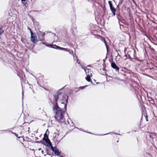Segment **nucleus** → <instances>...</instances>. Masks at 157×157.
I'll list each match as a JSON object with an SVG mask.
<instances>
[{"instance_id":"f03ea898","label":"nucleus","mask_w":157,"mask_h":157,"mask_svg":"<svg viewBox=\"0 0 157 157\" xmlns=\"http://www.w3.org/2000/svg\"><path fill=\"white\" fill-rule=\"evenodd\" d=\"M30 39L31 41L33 43L38 42L39 41L35 34L33 33V32H31Z\"/></svg>"},{"instance_id":"f257e3e1","label":"nucleus","mask_w":157,"mask_h":157,"mask_svg":"<svg viewBox=\"0 0 157 157\" xmlns=\"http://www.w3.org/2000/svg\"><path fill=\"white\" fill-rule=\"evenodd\" d=\"M68 98L67 97V99H66V103L65 104L64 108L65 110L61 109L56 104L54 106H53L52 108L53 111H56V114L55 116V118L56 120L59 123H63L66 124H69L68 121H65V116L66 117L68 116V114L66 112V104L67 102Z\"/></svg>"},{"instance_id":"a878e982","label":"nucleus","mask_w":157,"mask_h":157,"mask_svg":"<svg viewBox=\"0 0 157 157\" xmlns=\"http://www.w3.org/2000/svg\"><path fill=\"white\" fill-rule=\"evenodd\" d=\"M48 136L46 134V133H45L44 135V136Z\"/></svg>"},{"instance_id":"e433bc0d","label":"nucleus","mask_w":157,"mask_h":157,"mask_svg":"<svg viewBox=\"0 0 157 157\" xmlns=\"http://www.w3.org/2000/svg\"><path fill=\"white\" fill-rule=\"evenodd\" d=\"M105 70V69L103 68V70Z\"/></svg>"},{"instance_id":"ddd939ff","label":"nucleus","mask_w":157,"mask_h":157,"mask_svg":"<svg viewBox=\"0 0 157 157\" xmlns=\"http://www.w3.org/2000/svg\"><path fill=\"white\" fill-rule=\"evenodd\" d=\"M101 41H103L104 42V43L105 44V45L106 46L107 50L108 51V46L107 45V44L105 39L101 37Z\"/></svg>"},{"instance_id":"2eb2a0df","label":"nucleus","mask_w":157,"mask_h":157,"mask_svg":"<svg viewBox=\"0 0 157 157\" xmlns=\"http://www.w3.org/2000/svg\"><path fill=\"white\" fill-rule=\"evenodd\" d=\"M63 139V137H60L59 136L57 137L56 140L57 141L59 142L60 141Z\"/></svg>"},{"instance_id":"39448f33","label":"nucleus","mask_w":157,"mask_h":157,"mask_svg":"<svg viewBox=\"0 0 157 157\" xmlns=\"http://www.w3.org/2000/svg\"><path fill=\"white\" fill-rule=\"evenodd\" d=\"M51 148L52 150L54 152V153L56 155H59L61 154L60 152L59 151V150L56 147H53L52 146V147H51Z\"/></svg>"},{"instance_id":"cd10ccee","label":"nucleus","mask_w":157,"mask_h":157,"mask_svg":"<svg viewBox=\"0 0 157 157\" xmlns=\"http://www.w3.org/2000/svg\"><path fill=\"white\" fill-rule=\"evenodd\" d=\"M22 99H23V91L22 92Z\"/></svg>"},{"instance_id":"473e14b6","label":"nucleus","mask_w":157,"mask_h":157,"mask_svg":"<svg viewBox=\"0 0 157 157\" xmlns=\"http://www.w3.org/2000/svg\"><path fill=\"white\" fill-rule=\"evenodd\" d=\"M42 43L43 44H45V43Z\"/></svg>"},{"instance_id":"4468645a","label":"nucleus","mask_w":157,"mask_h":157,"mask_svg":"<svg viewBox=\"0 0 157 157\" xmlns=\"http://www.w3.org/2000/svg\"><path fill=\"white\" fill-rule=\"evenodd\" d=\"M92 72L91 71L90 69H88L87 70L86 73V75H87V74H90V73L91 74V75H92Z\"/></svg>"},{"instance_id":"4be33fe9","label":"nucleus","mask_w":157,"mask_h":157,"mask_svg":"<svg viewBox=\"0 0 157 157\" xmlns=\"http://www.w3.org/2000/svg\"><path fill=\"white\" fill-rule=\"evenodd\" d=\"M14 134L18 138H20L22 136H18V135L16 134V133H14Z\"/></svg>"},{"instance_id":"72a5a7b5","label":"nucleus","mask_w":157,"mask_h":157,"mask_svg":"<svg viewBox=\"0 0 157 157\" xmlns=\"http://www.w3.org/2000/svg\"><path fill=\"white\" fill-rule=\"evenodd\" d=\"M150 98V100H151L152 99V98Z\"/></svg>"},{"instance_id":"c85d7f7f","label":"nucleus","mask_w":157,"mask_h":157,"mask_svg":"<svg viewBox=\"0 0 157 157\" xmlns=\"http://www.w3.org/2000/svg\"><path fill=\"white\" fill-rule=\"evenodd\" d=\"M26 0H21V1L22 2H25L26 1Z\"/></svg>"},{"instance_id":"a211bd4d","label":"nucleus","mask_w":157,"mask_h":157,"mask_svg":"<svg viewBox=\"0 0 157 157\" xmlns=\"http://www.w3.org/2000/svg\"><path fill=\"white\" fill-rule=\"evenodd\" d=\"M48 137L45 136H44V138L43 139V140L44 141H45L47 140H48Z\"/></svg>"},{"instance_id":"0eeeda50","label":"nucleus","mask_w":157,"mask_h":157,"mask_svg":"<svg viewBox=\"0 0 157 157\" xmlns=\"http://www.w3.org/2000/svg\"><path fill=\"white\" fill-rule=\"evenodd\" d=\"M86 75L87 76L86 77V80L89 82H90L91 81V80L90 79V77L92 76V75H91V74H87Z\"/></svg>"},{"instance_id":"423d86ee","label":"nucleus","mask_w":157,"mask_h":157,"mask_svg":"<svg viewBox=\"0 0 157 157\" xmlns=\"http://www.w3.org/2000/svg\"><path fill=\"white\" fill-rule=\"evenodd\" d=\"M111 66L112 68L115 69L117 71H118L119 70V68L117 66L116 64L114 62L112 61Z\"/></svg>"},{"instance_id":"6e6552de","label":"nucleus","mask_w":157,"mask_h":157,"mask_svg":"<svg viewBox=\"0 0 157 157\" xmlns=\"http://www.w3.org/2000/svg\"><path fill=\"white\" fill-rule=\"evenodd\" d=\"M77 63L80 65V66L82 68H83L85 71L86 73L87 70L88 69L86 67L83 66L80 64V62L79 59L77 60Z\"/></svg>"},{"instance_id":"2f4dec72","label":"nucleus","mask_w":157,"mask_h":157,"mask_svg":"<svg viewBox=\"0 0 157 157\" xmlns=\"http://www.w3.org/2000/svg\"><path fill=\"white\" fill-rule=\"evenodd\" d=\"M87 67H90L91 66H90V65H88L87 66Z\"/></svg>"},{"instance_id":"9d476101","label":"nucleus","mask_w":157,"mask_h":157,"mask_svg":"<svg viewBox=\"0 0 157 157\" xmlns=\"http://www.w3.org/2000/svg\"><path fill=\"white\" fill-rule=\"evenodd\" d=\"M51 48H53L56 49L58 50L59 49L60 47L56 45H50Z\"/></svg>"},{"instance_id":"c756f323","label":"nucleus","mask_w":157,"mask_h":157,"mask_svg":"<svg viewBox=\"0 0 157 157\" xmlns=\"http://www.w3.org/2000/svg\"><path fill=\"white\" fill-rule=\"evenodd\" d=\"M41 153H42V154H44V151H43L42 150L41 151Z\"/></svg>"},{"instance_id":"4c0bfd02","label":"nucleus","mask_w":157,"mask_h":157,"mask_svg":"<svg viewBox=\"0 0 157 157\" xmlns=\"http://www.w3.org/2000/svg\"><path fill=\"white\" fill-rule=\"evenodd\" d=\"M146 120H147V121H148L147 119Z\"/></svg>"},{"instance_id":"aec40b11","label":"nucleus","mask_w":157,"mask_h":157,"mask_svg":"<svg viewBox=\"0 0 157 157\" xmlns=\"http://www.w3.org/2000/svg\"><path fill=\"white\" fill-rule=\"evenodd\" d=\"M21 40L22 42L23 43H25V42H26V40H25L23 38H22L21 39Z\"/></svg>"},{"instance_id":"1a4fd4ad","label":"nucleus","mask_w":157,"mask_h":157,"mask_svg":"<svg viewBox=\"0 0 157 157\" xmlns=\"http://www.w3.org/2000/svg\"><path fill=\"white\" fill-rule=\"evenodd\" d=\"M148 136L151 139H153L155 138V135L154 133H150L148 134Z\"/></svg>"},{"instance_id":"f704fd0d","label":"nucleus","mask_w":157,"mask_h":157,"mask_svg":"<svg viewBox=\"0 0 157 157\" xmlns=\"http://www.w3.org/2000/svg\"><path fill=\"white\" fill-rule=\"evenodd\" d=\"M150 98V100H151L152 99V98Z\"/></svg>"},{"instance_id":"58836bf2","label":"nucleus","mask_w":157,"mask_h":157,"mask_svg":"<svg viewBox=\"0 0 157 157\" xmlns=\"http://www.w3.org/2000/svg\"><path fill=\"white\" fill-rule=\"evenodd\" d=\"M104 62H105V59H104Z\"/></svg>"},{"instance_id":"20e7f679","label":"nucleus","mask_w":157,"mask_h":157,"mask_svg":"<svg viewBox=\"0 0 157 157\" xmlns=\"http://www.w3.org/2000/svg\"><path fill=\"white\" fill-rule=\"evenodd\" d=\"M60 94V93L59 91H58L56 95H54V99L55 100V102L53 104V106H54L56 104L58 105L57 101L58 100L59 96Z\"/></svg>"},{"instance_id":"dca6fc26","label":"nucleus","mask_w":157,"mask_h":157,"mask_svg":"<svg viewBox=\"0 0 157 157\" xmlns=\"http://www.w3.org/2000/svg\"><path fill=\"white\" fill-rule=\"evenodd\" d=\"M59 136V133H55L54 135V136L55 137V138H56L57 137H58Z\"/></svg>"},{"instance_id":"6ab92c4d","label":"nucleus","mask_w":157,"mask_h":157,"mask_svg":"<svg viewBox=\"0 0 157 157\" xmlns=\"http://www.w3.org/2000/svg\"><path fill=\"white\" fill-rule=\"evenodd\" d=\"M110 133L113 134H118V135H121V134H117V133H114V132H111V133H108L107 134H104L103 135H107V134H110Z\"/></svg>"},{"instance_id":"7c9ffc66","label":"nucleus","mask_w":157,"mask_h":157,"mask_svg":"<svg viewBox=\"0 0 157 157\" xmlns=\"http://www.w3.org/2000/svg\"><path fill=\"white\" fill-rule=\"evenodd\" d=\"M41 150V149L40 148H39L38 150L39 151H40Z\"/></svg>"},{"instance_id":"393cba45","label":"nucleus","mask_w":157,"mask_h":157,"mask_svg":"<svg viewBox=\"0 0 157 157\" xmlns=\"http://www.w3.org/2000/svg\"><path fill=\"white\" fill-rule=\"evenodd\" d=\"M28 29L29 30H30V33H31V32H32V30H31V29L30 28H29L28 27Z\"/></svg>"},{"instance_id":"bb28decb","label":"nucleus","mask_w":157,"mask_h":157,"mask_svg":"<svg viewBox=\"0 0 157 157\" xmlns=\"http://www.w3.org/2000/svg\"><path fill=\"white\" fill-rule=\"evenodd\" d=\"M79 130L82 131H83V129L82 128H81L79 129Z\"/></svg>"},{"instance_id":"5701e85b","label":"nucleus","mask_w":157,"mask_h":157,"mask_svg":"<svg viewBox=\"0 0 157 157\" xmlns=\"http://www.w3.org/2000/svg\"><path fill=\"white\" fill-rule=\"evenodd\" d=\"M87 86H81L79 88L81 89H83L84 88H85Z\"/></svg>"},{"instance_id":"c9c22d12","label":"nucleus","mask_w":157,"mask_h":157,"mask_svg":"<svg viewBox=\"0 0 157 157\" xmlns=\"http://www.w3.org/2000/svg\"><path fill=\"white\" fill-rule=\"evenodd\" d=\"M3 131H6V130H2Z\"/></svg>"},{"instance_id":"9b49d317","label":"nucleus","mask_w":157,"mask_h":157,"mask_svg":"<svg viewBox=\"0 0 157 157\" xmlns=\"http://www.w3.org/2000/svg\"><path fill=\"white\" fill-rule=\"evenodd\" d=\"M67 52H69V53L70 54H71L73 56L74 58H75V57L74 56V52H73V50H70V49H68Z\"/></svg>"},{"instance_id":"f3484780","label":"nucleus","mask_w":157,"mask_h":157,"mask_svg":"<svg viewBox=\"0 0 157 157\" xmlns=\"http://www.w3.org/2000/svg\"><path fill=\"white\" fill-rule=\"evenodd\" d=\"M68 49V48H65L60 47L59 50H62L63 51L67 52Z\"/></svg>"},{"instance_id":"7ed1b4c3","label":"nucleus","mask_w":157,"mask_h":157,"mask_svg":"<svg viewBox=\"0 0 157 157\" xmlns=\"http://www.w3.org/2000/svg\"><path fill=\"white\" fill-rule=\"evenodd\" d=\"M109 4V7L110 8V9L113 14V16H115L116 15V9L113 6V5L112 4V2L111 1H109L108 2Z\"/></svg>"},{"instance_id":"f8f14e48","label":"nucleus","mask_w":157,"mask_h":157,"mask_svg":"<svg viewBox=\"0 0 157 157\" xmlns=\"http://www.w3.org/2000/svg\"><path fill=\"white\" fill-rule=\"evenodd\" d=\"M45 141L47 144H48V145L50 147H52V144L49 139L45 140Z\"/></svg>"},{"instance_id":"412c9836","label":"nucleus","mask_w":157,"mask_h":157,"mask_svg":"<svg viewBox=\"0 0 157 157\" xmlns=\"http://www.w3.org/2000/svg\"><path fill=\"white\" fill-rule=\"evenodd\" d=\"M120 16L119 14L117 15V18L119 20V22L120 21Z\"/></svg>"},{"instance_id":"b1692460","label":"nucleus","mask_w":157,"mask_h":157,"mask_svg":"<svg viewBox=\"0 0 157 157\" xmlns=\"http://www.w3.org/2000/svg\"><path fill=\"white\" fill-rule=\"evenodd\" d=\"M45 35V33H43V34H42V36L43 37V40L44 39V37Z\"/></svg>"}]
</instances>
